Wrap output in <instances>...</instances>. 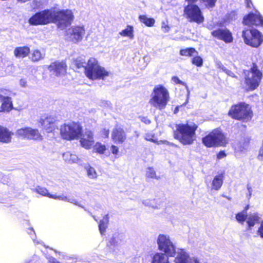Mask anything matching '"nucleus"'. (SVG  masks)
Listing matches in <instances>:
<instances>
[{
  "mask_svg": "<svg viewBox=\"0 0 263 263\" xmlns=\"http://www.w3.org/2000/svg\"><path fill=\"white\" fill-rule=\"evenodd\" d=\"M67 66L65 62L55 61L52 63L49 66V70L57 76L64 74L66 71Z\"/></svg>",
  "mask_w": 263,
  "mask_h": 263,
  "instance_id": "aec40b11",
  "label": "nucleus"
},
{
  "mask_svg": "<svg viewBox=\"0 0 263 263\" xmlns=\"http://www.w3.org/2000/svg\"><path fill=\"white\" fill-rule=\"evenodd\" d=\"M242 37L247 45L257 48L263 42V35L258 30L254 28L245 29L242 32Z\"/></svg>",
  "mask_w": 263,
  "mask_h": 263,
  "instance_id": "9d476101",
  "label": "nucleus"
},
{
  "mask_svg": "<svg viewBox=\"0 0 263 263\" xmlns=\"http://www.w3.org/2000/svg\"><path fill=\"white\" fill-rule=\"evenodd\" d=\"M139 21L144 24L146 26L152 27L154 25L155 20L153 18L147 17L145 15H140L139 16Z\"/></svg>",
  "mask_w": 263,
  "mask_h": 263,
  "instance_id": "72a5a7b5",
  "label": "nucleus"
},
{
  "mask_svg": "<svg viewBox=\"0 0 263 263\" xmlns=\"http://www.w3.org/2000/svg\"><path fill=\"white\" fill-rule=\"evenodd\" d=\"M64 160L69 164L78 163L79 159L76 155L72 154L69 152H67L63 154Z\"/></svg>",
  "mask_w": 263,
  "mask_h": 263,
  "instance_id": "c85d7f7f",
  "label": "nucleus"
},
{
  "mask_svg": "<svg viewBox=\"0 0 263 263\" xmlns=\"http://www.w3.org/2000/svg\"><path fill=\"white\" fill-rule=\"evenodd\" d=\"M146 177L147 178L159 179V177L156 175V173L154 168L152 167H148L146 172Z\"/></svg>",
  "mask_w": 263,
  "mask_h": 263,
  "instance_id": "ea45409f",
  "label": "nucleus"
},
{
  "mask_svg": "<svg viewBox=\"0 0 263 263\" xmlns=\"http://www.w3.org/2000/svg\"><path fill=\"white\" fill-rule=\"evenodd\" d=\"M169 98L168 90L163 86L160 85L154 88L149 103L153 107L162 110L165 108Z\"/></svg>",
  "mask_w": 263,
  "mask_h": 263,
  "instance_id": "f03ea898",
  "label": "nucleus"
},
{
  "mask_svg": "<svg viewBox=\"0 0 263 263\" xmlns=\"http://www.w3.org/2000/svg\"><path fill=\"white\" fill-rule=\"evenodd\" d=\"M257 234L263 239V220L260 223V227L257 231Z\"/></svg>",
  "mask_w": 263,
  "mask_h": 263,
  "instance_id": "603ef678",
  "label": "nucleus"
},
{
  "mask_svg": "<svg viewBox=\"0 0 263 263\" xmlns=\"http://www.w3.org/2000/svg\"><path fill=\"white\" fill-rule=\"evenodd\" d=\"M179 53L182 56L191 57L193 56L194 53L198 54V52L194 48L189 47L181 49Z\"/></svg>",
  "mask_w": 263,
  "mask_h": 263,
  "instance_id": "f704fd0d",
  "label": "nucleus"
},
{
  "mask_svg": "<svg viewBox=\"0 0 263 263\" xmlns=\"http://www.w3.org/2000/svg\"><path fill=\"white\" fill-rule=\"evenodd\" d=\"M109 221L108 214L105 215L99 223V229L101 235H103L106 232Z\"/></svg>",
  "mask_w": 263,
  "mask_h": 263,
  "instance_id": "7c9ffc66",
  "label": "nucleus"
},
{
  "mask_svg": "<svg viewBox=\"0 0 263 263\" xmlns=\"http://www.w3.org/2000/svg\"><path fill=\"white\" fill-rule=\"evenodd\" d=\"M111 139L115 143L122 144L126 139V134L122 127L116 126L112 131Z\"/></svg>",
  "mask_w": 263,
  "mask_h": 263,
  "instance_id": "6ab92c4d",
  "label": "nucleus"
},
{
  "mask_svg": "<svg viewBox=\"0 0 263 263\" xmlns=\"http://www.w3.org/2000/svg\"><path fill=\"white\" fill-rule=\"evenodd\" d=\"M44 54H42L39 50H35L31 54V60L33 62H37L44 58Z\"/></svg>",
  "mask_w": 263,
  "mask_h": 263,
  "instance_id": "e433bc0d",
  "label": "nucleus"
},
{
  "mask_svg": "<svg viewBox=\"0 0 263 263\" xmlns=\"http://www.w3.org/2000/svg\"><path fill=\"white\" fill-rule=\"evenodd\" d=\"M174 137L183 145H191L196 140L195 132L197 126L188 124H176Z\"/></svg>",
  "mask_w": 263,
  "mask_h": 263,
  "instance_id": "f257e3e1",
  "label": "nucleus"
},
{
  "mask_svg": "<svg viewBox=\"0 0 263 263\" xmlns=\"http://www.w3.org/2000/svg\"><path fill=\"white\" fill-rule=\"evenodd\" d=\"M191 3L184 8L186 18L190 22H195L199 24L202 23L204 18L200 8L197 5Z\"/></svg>",
  "mask_w": 263,
  "mask_h": 263,
  "instance_id": "f8f14e48",
  "label": "nucleus"
},
{
  "mask_svg": "<svg viewBox=\"0 0 263 263\" xmlns=\"http://www.w3.org/2000/svg\"><path fill=\"white\" fill-rule=\"evenodd\" d=\"M85 33L84 26L75 25L68 28L66 32V36L69 41L76 43L83 39Z\"/></svg>",
  "mask_w": 263,
  "mask_h": 263,
  "instance_id": "4468645a",
  "label": "nucleus"
},
{
  "mask_svg": "<svg viewBox=\"0 0 263 263\" xmlns=\"http://www.w3.org/2000/svg\"><path fill=\"white\" fill-rule=\"evenodd\" d=\"M159 250L170 256L174 257L177 255L178 248L176 250L175 245L171 240L170 236L164 234H159L157 239Z\"/></svg>",
  "mask_w": 263,
  "mask_h": 263,
  "instance_id": "1a4fd4ad",
  "label": "nucleus"
},
{
  "mask_svg": "<svg viewBox=\"0 0 263 263\" xmlns=\"http://www.w3.org/2000/svg\"><path fill=\"white\" fill-rule=\"evenodd\" d=\"M243 23L245 25L248 26H263V17L260 13L256 10L255 13L251 12L245 16L243 19Z\"/></svg>",
  "mask_w": 263,
  "mask_h": 263,
  "instance_id": "2eb2a0df",
  "label": "nucleus"
},
{
  "mask_svg": "<svg viewBox=\"0 0 263 263\" xmlns=\"http://www.w3.org/2000/svg\"><path fill=\"white\" fill-rule=\"evenodd\" d=\"M245 83L248 90H254L257 88L261 81L262 74L255 63L249 71L245 70Z\"/></svg>",
  "mask_w": 263,
  "mask_h": 263,
  "instance_id": "20e7f679",
  "label": "nucleus"
},
{
  "mask_svg": "<svg viewBox=\"0 0 263 263\" xmlns=\"http://www.w3.org/2000/svg\"><path fill=\"white\" fill-rule=\"evenodd\" d=\"M174 261L175 263H191V258L184 249H179Z\"/></svg>",
  "mask_w": 263,
  "mask_h": 263,
  "instance_id": "5701e85b",
  "label": "nucleus"
},
{
  "mask_svg": "<svg viewBox=\"0 0 263 263\" xmlns=\"http://www.w3.org/2000/svg\"><path fill=\"white\" fill-rule=\"evenodd\" d=\"M259 217L257 213H253L250 215L247 220L248 227L251 229L254 227L256 222L259 221Z\"/></svg>",
  "mask_w": 263,
  "mask_h": 263,
  "instance_id": "2f4dec72",
  "label": "nucleus"
},
{
  "mask_svg": "<svg viewBox=\"0 0 263 263\" xmlns=\"http://www.w3.org/2000/svg\"><path fill=\"white\" fill-rule=\"evenodd\" d=\"M189 3H194L198 0H186ZM201 5L207 9H213L216 5L217 0H199Z\"/></svg>",
  "mask_w": 263,
  "mask_h": 263,
  "instance_id": "c756f323",
  "label": "nucleus"
},
{
  "mask_svg": "<svg viewBox=\"0 0 263 263\" xmlns=\"http://www.w3.org/2000/svg\"><path fill=\"white\" fill-rule=\"evenodd\" d=\"M227 156L226 153L224 151H220L217 154V159H221L224 157H226Z\"/></svg>",
  "mask_w": 263,
  "mask_h": 263,
  "instance_id": "5fc2aeb1",
  "label": "nucleus"
},
{
  "mask_svg": "<svg viewBox=\"0 0 263 263\" xmlns=\"http://www.w3.org/2000/svg\"><path fill=\"white\" fill-rule=\"evenodd\" d=\"M246 7L248 8H251L253 6V3L251 0H245Z\"/></svg>",
  "mask_w": 263,
  "mask_h": 263,
  "instance_id": "052dcab7",
  "label": "nucleus"
},
{
  "mask_svg": "<svg viewBox=\"0 0 263 263\" xmlns=\"http://www.w3.org/2000/svg\"><path fill=\"white\" fill-rule=\"evenodd\" d=\"M237 16V13L235 11H232L227 15V17L229 21L236 20Z\"/></svg>",
  "mask_w": 263,
  "mask_h": 263,
  "instance_id": "de8ad7c7",
  "label": "nucleus"
},
{
  "mask_svg": "<svg viewBox=\"0 0 263 263\" xmlns=\"http://www.w3.org/2000/svg\"><path fill=\"white\" fill-rule=\"evenodd\" d=\"M35 191L39 194L44 196H47L50 198V196L52 195V194H50L48 191L44 187H42L40 186H37L35 189Z\"/></svg>",
  "mask_w": 263,
  "mask_h": 263,
  "instance_id": "58836bf2",
  "label": "nucleus"
},
{
  "mask_svg": "<svg viewBox=\"0 0 263 263\" xmlns=\"http://www.w3.org/2000/svg\"><path fill=\"white\" fill-rule=\"evenodd\" d=\"M80 142L82 147L86 149H90L94 143L92 132L90 130H86Z\"/></svg>",
  "mask_w": 263,
  "mask_h": 263,
  "instance_id": "412c9836",
  "label": "nucleus"
},
{
  "mask_svg": "<svg viewBox=\"0 0 263 263\" xmlns=\"http://www.w3.org/2000/svg\"><path fill=\"white\" fill-rule=\"evenodd\" d=\"M11 139V132L7 128L0 125V142L9 143Z\"/></svg>",
  "mask_w": 263,
  "mask_h": 263,
  "instance_id": "393cba45",
  "label": "nucleus"
},
{
  "mask_svg": "<svg viewBox=\"0 0 263 263\" xmlns=\"http://www.w3.org/2000/svg\"><path fill=\"white\" fill-rule=\"evenodd\" d=\"M172 80L173 82H174L175 84H180V85H182L183 86H184L185 87V88H186L187 89V100H188L189 99V95H190V91H189V88H188V86L187 85H186V84L181 81L179 78L177 76H173L172 78Z\"/></svg>",
  "mask_w": 263,
  "mask_h": 263,
  "instance_id": "a19ab883",
  "label": "nucleus"
},
{
  "mask_svg": "<svg viewBox=\"0 0 263 263\" xmlns=\"http://www.w3.org/2000/svg\"><path fill=\"white\" fill-rule=\"evenodd\" d=\"M103 133H104V135L106 137H108V135H109V130L108 129H104Z\"/></svg>",
  "mask_w": 263,
  "mask_h": 263,
  "instance_id": "69168bd1",
  "label": "nucleus"
},
{
  "mask_svg": "<svg viewBox=\"0 0 263 263\" xmlns=\"http://www.w3.org/2000/svg\"><path fill=\"white\" fill-rule=\"evenodd\" d=\"M85 73L88 78L91 80L104 79L108 76V72L100 66L98 61L93 58L88 61Z\"/></svg>",
  "mask_w": 263,
  "mask_h": 263,
  "instance_id": "7ed1b4c3",
  "label": "nucleus"
},
{
  "mask_svg": "<svg viewBox=\"0 0 263 263\" xmlns=\"http://www.w3.org/2000/svg\"><path fill=\"white\" fill-rule=\"evenodd\" d=\"M224 72L230 77L232 78H237V77L230 70L227 69Z\"/></svg>",
  "mask_w": 263,
  "mask_h": 263,
  "instance_id": "bf43d9fd",
  "label": "nucleus"
},
{
  "mask_svg": "<svg viewBox=\"0 0 263 263\" xmlns=\"http://www.w3.org/2000/svg\"><path fill=\"white\" fill-rule=\"evenodd\" d=\"M223 182V174L215 176L212 182V189L218 191L221 187Z\"/></svg>",
  "mask_w": 263,
  "mask_h": 263,
  "instance_id": "bb28decb",
  "label": "nucleus"
},
{
  "mask_svg": "<svg viewBox=\"0 0 263 263\" xmlns=\"http://www.w3.org/2000/svg\"><path fill=\"white\" fill-rule=\"evenodd\" d=\"M110 151L113 154L117 155L119 152V148L115 145H112L110 147Z\"/></svg>",
  "mask_w": 263,
  "mask_h": 263,
  "instance_id": "6e6d98bb",
  "label": "nucleus"
},
{
  "mask_svg": "<svg viewBox=\"0 0 263 263\" xmlns=\"http://www.w3.org/2000/svg\"><path fill=\"white\" fill-rule=\"evenodd\" d=\"M192 63L197 67H201L203 65V60L200 56L196 55L192 58Z\"/></svg>",
  "mask_w": 263,
  "mask_h": 263,
  "instance_id": "c03bdc74",
  "label": "nucleus"
},
{
  "mask_svg": "<svg viewBox=\"0 0 263 263\" xmlns=\"http://www.w3.org/2000/svg\"><path fill=\"white\" fill-rule=\"evenodd\" d=\"M67 202H69L73 203L76 205H78L79 207H81V208L84 209L85 211H87V209H85V207L84 206H83L82 204H80L77 201V200L76 199H74V198H68V197Z\"/></svg>",
  "mask_w": 263,
  "mask_h": 263,
  "instance_id": "8fccbe9b",
  "label": "nucleus"
},
{
  "mask_svg": "<svg viewBox=\"0 0 263 263\" xmlns=\"http://www.w3.org/2000/svg\"><path fill=\"white\" fill-rule=\"evenodd\" d=\"M211 34L215 37L224 41L226 43L233 42L232 33L228 29H220L214 30L211 32Z\"/></svg>",
  "mask_w": 263,
  "mask_h": 263,
  "instance_id": "f3484780",
  "label": "nucleus"
},
{
  "mask_svg": "<svg viewBox=\"0 0 263 263\" xmlns=\"http://www.w3.org/2000/svg\"><path fill=\"white\" fill-rule=\"evenodd\" d=\"M134 29L132 26L128 25L127 28L120 32V34L123 36H128L130 39L134 38Z\"/></svg>",
  "mask_w": 263,
  "mask_h": 263,
  "instance_id": "c9c22d12",
  "label": "nucleus"
},
{
  "mask_svg": "<svg viewBox=\"0 0 263 263\" xmlns=\"http://www.w3.org/2000/svg\"><path fill=\"white\" fill-rule=\"evenodd\" d=\"M85 169L87 171V175L89 178L95 179L97 177L96 171L93 167L88 165L85 166Z\"/></svg>",
  "mask_w": 263,
  "mask_h": 263,
  "instance_id": "4c0bfd02",
  "label": "nucleus"
},
{
  "mask_svg": "<svg viewBox=\"0 0 263 263\" xmlns=\"http://www.w3.org/2000/svg\"><path fill=\"white\" fill-rule=\"evenodd\" d=\"M126 242V235L123 233L115 232L107 243V247L110 251L115 252Z\"/></svg>",
  "mask_w": 263,
  "mask_h": 263,
  "instance_id": "ddd939ff",
  "label": "nucleus"
},
{
  "mask_svg": "<svg viewBox=\"0 0 263 263\" xmlns=\"http://www.w3.org/2000/svg\"><path fill=\"white\" fill-rule=\"evenodd\" d=\"M228 114L233 119L245 122L250 120L252 117V111L244 102L232 105Z\"/></svg>",
  "mask_w": 263,
  "mask_h": 263,
  "instance_id": "39448f33",
  "label": "nucleus"
},
{
  "mask_svg": "<svg viewBox=\"0 0 263 263\" xmlns=\"http://www.w3.org/2000/svg\"><path fill=\"white\" fill-rule=\"evenodd\" d=\"M258 158L260 160H263V140L262 141V145L259 151Z\"/></svg>",
  "mask_w": 263,
  "mask_h": 263,
  "instance_id": "4d7b16f0",
  "label": "nucleus"
},
{
  "mask_svg": "<svg viewBox=\"0 0 263 263\" xmlns=\"http://www.w3.org/2000/svg\"><path fill=\"white\" fill-rule=\"evenodd\" d=\"M164 143L165 144H167L168 146H173V147H178V146L176 144H174V143H173L172 142H170L167 141H165L164 142Z\"/></svg>",
  "mask_w": 263,
  "mask_h": 263,
  "instance_id": "680f3d73",
  "label": "nucleus"
},
{
  "mask_svg": "<svg viewBox=\"0 0 263 263\" xmlns=\"http://www.w3.org/2000/svg\"><path fill=\"white\" fill-rule=\"evenodd\" d=\"M145 140H146L147 141H151V142H154V143L156 142V140H154L153 138H151V137H148V136H146L145 138Z\"/></svg>",
  "mask_w": 263,
  "mask_h": 263,
  "instance_id": "0e129e2a",
  "label": "nucleus"
},
{
  "mask_svg": "<svg viewBox=\"0 0 263 263\" xmlns=\"http://www.w3.org/2000/svg\"><path fill=\"white\" fill-rule=\"evenodd\" d=\"M170 28L168 26V25L166 24L165 23V22H163L162 23L161 29L163 32H164V33L168 32L170 30Z\"/></svg>",
  "mask_w": 263,
  "mask_h": 263,
  "instance_id": "864d4df0",
  "label": "nucleus"
},
{
  "mask_svg": "<svg viewBox=\"0 0 263 263\" xmlns=\"http://www.w3.org/2000/svg\"><path fill=\"white\" fill-rule=\"evenodd\" d=\"M50 198H52V199H57V200H60L64 201H67V200H68V197L64 196V195H59V196H57L55 195H52L50 196Z\"/></svg>",
  "mask_w": 263,
  "mask_h": 263,
  "instance_id": "09e8293b",
  "label": "nucleus"
},
{
  "mask_svg": "<svg viewBox=\"0 0 263 263\" xmlns=\"http://www.w3.org/2000/svg\"><path fill=\"white\" fill-rule=\"evenodd\" d=\"M249 209V205H247L246 207H245V210L242 211V212H243L245 214H247V211Z\"/></svg>",
  "mask_w": 263,
  "mask_h": 263,
  "instance_id": "774afa93",
  "label": "nucleus"
},
{
  "mask_svg": "<svg viewBox=\"0 0 263 263\" xmlns=\"http://www.w3.org/2000/svg\"><path fill=\"white\" fill-rule=\"evenodd\" d=\"M94 149L96 150L97 153L100 154H103L104 153L106 148L105 145L98 142L96 144Z\"/></svg>",
  "mask_w": 263,
  "mask_h": 263,
  "instance_id": "a18cd8bd",
  "label": "nucleus"
},
{
  "mask_svg": "<svg viewBox=\"0 0 263 263\" xmlns=\"http://www.w3.org/2000/svg\"><path fill=\"white\" fill-rule=\"evenodd\" d=\"M53 10L45 9L39 11L31 16L28 20V23L32 26L45 25L53 23Z\"/></svg>",
  "mask_w": 263,
  "mask_h": 263,
  "instance_id": "9b49d317",
  "label": "nucleus"
},
{
  "mask_svg": "<svg viewBox=\"0 0 263 263\" xmlns=\"http://www.w3.org/2000/svg\"><path fill=\"white\" fill-rule=\"evenodd\" d=\"M30 52V48L27 46L18 47L14 49V54L16 58H24Z\"/></svg>",
  "mask_w": 263,
  "mask_h": 263,
  "instance_id": "a878e982",
  "label": "nucleus"
},
{
  "mask_svg": "<svg viewBox=\"0 0 263 263\" xmlns=\"http://www.w3.org/2000/svg\"><path fill=\"white\" fill-rule=\"evenodd\" d=\"M235 217L238 222L242 223L246 221L247 218V215L242 212H239L236 214Z\"/></svg>",
  "mask_w": 263,
  "mask_h": 263,
  "instance_id": "49530a36",
  "label": "nucleus"
},
{
  "mask_svg": "<svg viewBox=\"0 0 263 263\" xmlns=\"http://www.w3.org/2000/svg\"><path fill=\"white\" fill-rule=\"evenodd\" d=\"M169 257L164 253L157 252L152 257V263H169Z\"/></svg>",
  "mask_w": 263,
  "mask_h": 263,
  "instance_id": "b1692460",
  "label": "nucleus"
},
{
  "mask_svg": "<svg viewBox=\"0 0 263 263\" xmlns=\"http://www.w3.org/2000/svg\"><path fill=\"white\" fill-rule=\"evenodd\" d=\"M249 145V141L248 139H244L235 145V152L245 153L247 150Z\"/></svg>",
  "mask_w": 263,
  "mask_h": 263,
  "instance_id": "cd10ccee",
  "label": "nucleus"
},
{
  "mask_svg": "<svg viewBox=\"0 0 263 263\" xmlns=\"http://www.w3.org/2000/svg\"><path fill=\"white\" fill-rule=\"evenodd\" d=\"M16 134L20 137L33 140H41L42 136L36 129L31 127H24L18 129Z\"/></svg>",
  "mask_w": 263,
  "mask_h": 263,
  "instance_id": "dca6fc26",
  "label": "nucleus"
},
{
  "mask_svg": "<svg viewBox=\"0 0 263 263\" xmlns=\"http://www.w3.org/2000/svg\"><path fill=\"white\" fill-rule=\"evenodd\" d=\"M25 83H26V82L24 80L21 79L20 80V84L21 86L24 87L25 86Z\"/></svg>",
  "mask_w": 263,
  "mask_h": 263,
  "instance_id": "338daca9",
  "label": "nucleus"
},
{
  "mask_svg": "<svg viewBox=\"0 0 263 263\" xmlns=\"http://www.w3.org/2000/svg\"><path fill=\"white\" fill-rule=\"evenodd\" d=\"M247 190L248 191V192H249V197H251V194H252V188L251 186H250L249 185H247Z\"/></svg>",
  "mask_w": 263,
  "mask_h": 263,
  "instance_id": "e2e57ef3",
  "label": "nucleus"
},
{
  "mask_svg": "<svg viewBox=\"0 0 263 263\" xmlns=\"http://www.w3.org/2000/svg\"><path fill=\"white\" fill-rule=\"evenodd\" d=\"M142 203L145 206L152 207V208H154V209H158V208H159V206H160V204L157 205L156 203L155 199H153V200H148V199L142 201Z\"/></svg>",
  "mask_w": 263,
  "mask_h": 263,
  "instance_id": "79ce46f5",
  "label": "nucleus"
},
{
  "mask_svg": "<svg viewBox=\"0 0 263 263\" xmlns=\"http://www.w3.org/2000/svg\"><path fill=\"white\" fill-rule=\"evenodd\" d=\"M202 143L208 147L216 146H224L227 141L223 133L219 129H216L202 138Z\"/></svg>",
  "mask_w": 263,
  "mask_h": 263,
  "instance_id": "6e6552de",
  "label": "nucleus"
},
{
  "mask_svg": "<svg viewBox=\"0 0 263 263\" xmlns=\"http://www.w3.org/2000/svg\"><path fill=\"white\" fill-rule=\"evenodd\" d=\"M215 62L216 66L218 68L221 69L223 72H224L226 70L227 68L222 64V63L220 61L216 60L215 61Z\"/></svg>",
  "mask_w": 263,
  "mask_h": 263,
  "instance_id": "3c124183",
  "label": "nucleus"
},
{
  "mask_svg": "<svg viewBox=\"0 0 263 263\" xmlns=\"http://www.w3.org/2000/svg\"><path fill=\"white\" fill-rule=\"evenodd\" d=\"M55 118L50 115L42 116L39 121L41 127L47 133L52 132L54 129Z\"/></svg>",
  "mask_w": 263,
  "mask_h": 263,
  "instance_id": "a211bd4d",
  "label": "nucleus"
},
{
  "mask_svg": "<svg viewBox=\"0 0 263 263\" xmlns=\"http://www.w3.org/2000/svg\"><path fill=\"white\" fill-rule=\"evenodd\" d=\"M53 23H57L58 28L62 30L70 26L74 19L72 11L69 9L53 11Z\"/></svg>",
  "mask_w": 263,
  "mask_h": 263,
  "instance_id": "0eeeda50",
  "label": "nucleus"
},
{
  "mask_svg": "<svg viewBox=\"0 0 263 263\" xmlns=\"http://www.w3.org/2000/svg\"><path fill=\"white\" fill-rule=\"evenodd\" d=\"M74 65L77 68H84L85 70L87 63L86 62L85 57H79L73 62Z\"/></svg>",
  "mask_w": 263,
  "mask_h": 263,
  "instance_id": "473e14b6",
  "label": "nucleus"
},
{
  "mask_svg": "<svg viewBox=\"0 0 263 263\" xmlns=\"http://www.w3.org/2000/svg\"><path fill=\"white\" fill-rule=\"evenodd\" d=\"M141 122L146 124H149L151 123V120L147 117H140Z\"/></svg>",
  "mask_w": 263,
  "mask_h": 263,
  "instance_id": "13d9d810",
  "label": "nucleus"
},
{
  "mask_svg": "<svg viewBox=\"0 0 263 263\" xmlns=\"http://www.w3.org/2000/svg\"><path fill=\"white\" fill-rule=\"evenodd\" d=\"M13 108L11 98L0 94V112L9 111Z\"/></svg>",
  "mask_w": 263,
  "mask_h": 263,
  "instance_id": "4be33fe9",
  "label": "nucleus"
},
{
  "mask_svg": "<svg viewBox=\"0 0 263 263\" xmlns=\"http://www.w3.org/2000/svg\"><path fill=\"white\" fill-rule=\"evenodd\" d=\"M27 233L30 236V237L34 243H42V242L41 241L36 240V234L33 228L31 227L27 229Z\"/></svg>",
  "mask_w": 263,
  "mask_h": 263,
  "instance_id": "37998d69",
  "label": "nucleus"
},
{
  "mask_svg": "<svg viewBox=\"0 0 263 263\" xmlns=\"http://www.w3.org/2000/svg\"><path fill=\"white\" fill-rule=\"evenodd\" d=\"M82 133V127L78 123L71 122L61 126L60 134L63 139L71 140L79 138Z\"/></svg>",
  "mask_w": 263,
  "mask_h": 263,
  "instance_id": "423d86ee",
  "label": "nucleus"
}]
</instances>
